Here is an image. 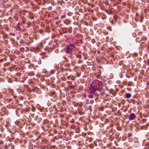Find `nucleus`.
Returning <instances> with one entry per match:
<instances>
[{
    "label": "nucleus",
    "instance_id": "nucleus-31",
    "mask_svg": "<svg viewBox=\"0 0 149 149\" xmlns=\"http://www.w3.org/2000/svg\"><path fill=\"white\" fill-rule=\"evenodd\" d=\"M2 95L0 93V99L2 98Z\"/></svg>",
    "mask_w": 149,
    "mask_h": 149
},
{
    "label": "nucleus",
    "instance_id": "nucleus-25",
    "mask_svg": "<svg viewBox=\"0 0 149 149\" xmlns=\"http://www.w3.org/2000/svg\"><path fill=\"white\" fill-rule=\"evenodd\" d=\"M16 74L18 77H19L21 75V74L19 72L17 73Z\"/></svg>",
    "mask_w": 149,
    "mask_h": 149
},
{
    "label": "nucleus",
    "instance_id": "nucleus-29",
    "mask_svg": "<svg viewBox=\"0 0 149 149\" xmlns=\"http://www.w3.org/2000/svg\"><path fill=\"white\" fill-rule=\"evenodd\" d=\"M20 24L19 23H18L17 25V27L19 28V26H20Z\"/></svg>",
    "mask_w": 149,
    "mask_h": 149
},
{
    "label": "nucleus",
    "instance_id": "nucleus-12",
    "mask_svg": "<svg viewBox=\"0 0 149 149\" xmlns=\"http://www.w3.org/2000/svg\"><path fill=\"white\" fill-rule=\"evenodd\" d=\"M146 125H147V126L146 125H144V126H142L141 129H144V130L146 129L147 128V126H148L147 124H146Z\"/></svg>",
    "mask_w": 149,
    "mask_h": 149
},
{
    "label": "nucleus",
    "instance_id": "nucleus-32",
    "mask_svg": "<svg viewBox=\"0 0 149 149\" xmlns=\"http://www.w3.org/2000/svg\"><path fill=\"white\" fill-rule=\"evenodd\" d=\"M25 23V21H24V20H23L22 21V23L23 24H24Z\"/></svg>",
    "mask_w": 149,
    "mask_h": 149
},
{
    "label": "nucleus",
    "instance_id": "nucleus-15",
    "mask_svg": "<svg viewBox=\"0 0 149 149\" xmlns=\"http://www.w3.org/2000/svg\"><path fill=\"white\" fill-rule=\"evenodd\" d=\"M76 56L77 58H81L82 57V56L81 55H79V54L76 55Z\"/></svg>",
    "mask_w": 149,
    "mask_h": 149
},
{
    "label": "nucleus",
    "instance_id": "nucleus-36",
    "mask_svg": "<svg viewBox=\"0 0 149 149\" xmlns=\"http://www.w3.org/2000/svg\"><path fill=\"white\" fill-rule=\"evenodd\" d=\"M113 55H112L111 56V57L112 58H113Z\"/></svg>",
    "mask_w": 149,
    "mask_h": 149
},
{
    "label": "nucleus",
    "instance_id": "nucleus-41",
    "mask_svg": "<svg viewBox=\"0 0 149 149\" xmlns=\"http://www.w3.org/2000/svg\"><path fill=\"white\" fill-rule=\"evenodd\" d=\"M67 74V72H66V74L65 75H66Z\"/></svg>",
    "mask_w": 149,
    "mask_h": 149
},
{
    "label": "nucleus",
    "instance_id": "nucleus-13",
    "mask_svg": "<svg viewBox=\"0 0 149 149\" xmlns=\"http://www.w3.org/2000/svg\"><path fill=\"white\" fill-rule=\"evenodd\" d=\"M28 67L30 69H32L34 68V65L33 64H31Z\"/></svg>",
    "mask_w": 149,
    "mask_h": 149
},
{
    "label": "nucleus",
    "instance_id": "nucleus-7",
    "mask_svg": "<svg viewBox=\"0 0 149 149\" xmlns=\"http://www.w3.org/2000/svg\"><path fill=\"white\" fill-rule=\"evenodd\" d=\"M71 21L70 20L66 19L64 21V22L66 24H70Z\"/></svg>",
    "mask_w": 149,
    "mask_h": 149
},
{
    "label": "nucleus",
    "instance_id": "nucleus-5",
    "mask_svg": "<svg viewBox=\"0 0 149 149\" xmlns=\"http://www.w3.org/2000/svg\"><path fill=\"white\" fill-rule=\"evenodd\" d=\"M28 18L31 19H33L34 18V16L33 14L31 12H29V13Z\"/></svg>",
    "mask_w": 149,
    "mask_h": 149
},
{
    "label": "nucleus",
    "instance_id": "nucleus-26",
    "mask_svg": "<svg viewBox=\"0 0 149 149\" xmlns=\"http://www.w3.org/2000/svg\"><path fill=\"white\" fill-rule=\"evenodd\" d=\"M132 84V83L131 82H129L128 83V86H130Z\"/></svg>",
    "mask_w": 149,
    "mask_h": 149
},
{
    "label": "nucleus",
    "instance_id": "nucleus-16",
    "mask_svg": "<svg viewBox=\"0 0 149 149\" xmlns=\"http://www.w3.org/2000/svg\"><path fill=\"white\" fill-rule=\"evenodd\" d=\"M92 19L94 21H96L97 20V18L94 17H92Z\"/></svg>",
    "mask_w": 149,
    "mask_h": 149
},
{
    "label": "nucleus",
    "instance_id": "nucleus-34",
    "mask_svg": "<svg viewBox=\"0 0 149 149\" xmlns=\"http://www.w3.org/2000/svg\"><path fill=\"white\" fill-rule=\"evenodd\" d=\"M47 128H49L50 127V126L49 125H47Z\"/></svg>",
    "mask_w": 149,
    "mask_h": 149
},
{
    "label": "nucleus",
    "instance_id": "nucleus-30",
    "mask_svg": "<svg viewBox=\"0 0 149 149\" xmlns=\"http://www.w3.org/2000/svg\"><path fill=\"white\" fill-rule=\"evenodd\" d=\"M113 18L115 19H117V17L116 16H114Z\"/></svg>",
    "mask_w": 149,
    "mask_h": 149
},
{
    "label": "nucleus",
    "instance_id": "nucleus-21",
    "mask_svg": "<svg viewBox=\"0 0 149 149\" xmlns=\"http://www.w3.org/2000/svg\"><path fill=\"white\" fill-rule=\"evenodd\" d=\"M74 86L73 85H70L69 86V87L70 88H74Z\"/></svg>",
    "mask_w": 149,
    "mask_h": 149
},
{
    "label": "nucleus",
    "instance_id": "nucleus-40",
    "mask_svg": "<svg viewBox=\"0 0 149 149\" xmlns=\"http://www.w3.org/2000/svg\"><path fill=\"white\" fill-rule=\"evenodd\" d=\"M70 28L72 29V28L71 27H70L69 29H70Z\"/></svg>",
    "mask_w": 149,
    "mask_h": 149
},
{
    "label": "nucleus",
    "instance_id": "nucleus-43",
    "mask_svg": "<svg viewBox=\"0 0 149 149\" xmlns=\"http://www.w3.org/2000/svg\"><path fill=\"white\" fill-rule=\"evenodd\" d=\"M99 44H100V43H99V44H97V45H99Z\"/></svg>",
    "mask_w": 149,
    "mask_h": 149
},
{
    "label": "nucleus",
    "instance_id": "nucleus-8",
    "mask_svg": "<svg viewBox=\"0 0 149 149\" xmlns=\"http://www.w3.org/2000/svg\"><path fill=\"white\" fill-rule=\"evenodd\" d=\"M99 84L98 83L96 82H95L94 84V86H93L94 87H95V88H96V89L97 90V89H98V87H99Z\"/></svg>",
    "mask_w": 149,
    "mask_h": 149
},
{
    "label": "nucleus",
    "instance_id": "nucleus-18",
    "mask_svg": "<svg viewBox=\"0 0 149 149\" xmlns=\"http://www.w3.org/2000/svg\"><path fill=\"white\" fill-rule=\"evenodd\" d=\"M146 120L145 119H143V120H142L141 122V123H144L145 122H146Z\"/></svg>",
    "mask_w": 149,
    "mask_h": 149
},
{
    "label": "nucleus",
    "instance_id": "nucleus-11",
    "mask_svg": "<svg viewBox=\"0 0 149 149\" xmlns=\"http://www.w3.org/2000/svg\"><path fill=\"white\" fill-rule=\"evenodd\" d=\"M42 72L43 73H45L46 75H47L48 74V72L45 69H44L43 70Z\"/></svg>",
    "mask_w": 149,
    "mask_h": 149
},
{
    "label": "nucleus",
    "instance_id": "nucleus-6",
    "mask_svg": "<svg viewBox=\"0 0 149 149\" xmlns=\"http://www.w3.org/2000/svg\"><path fill=\"white\" fill-rule=\"evenodd\" d=\"M68 46L71 48L72 50L76 48L75 45L74 44H70V45Z\"/></svg>",
    "mask_w": 149,
    "mask_h": 149
},
{
    "label": "nucleus",
    "instance_id": "nucleus-39",
    "mask_svg": "<svg viewBox=\"0 0 149 149\" xmlns=\"http://www.w3.org/2000/svg\"><path fill=\"white\" fill-rule=\"evenodd\" d=\"M32 111H34V110H33V109H32Z\"/></svg>",
    "mask_w": 149,
    "mask_h": 149
},
{
    "label": "nucleus",
    "instance_id": "nucleus-4",
    "mask_svg": "<svg viewBox=\"0 0 149 149\" xmlns=\"http://www.w3.org/2000/svg\"><path fill=\"white\" fill-rule=\"evenodd\" d=\"M136 116L134 113H131L129 116V119L130 120H132L136 118Z\"/></svg>",
    "mask_w": 149,
    "mask_h": 149
},
{
    "label": "nucleus",
    "instance_id": "nucleus-42",
    "mask_svg": "<svg viewBox=\"0 0 149 149\" xmlns=\"http://www.w3.org/2000/svg\"><path fill=\"white\" fill-rule=\"evenodd\" d=\"M99 44H100V43H99V44H97V45H99Z\"/></svg>",
    "mask_w": 149,
    "mask_h": 149
},
{
    "label": "nucleus",
    "instance_id": "nucleus-19",
    "mask_svg": "<svg viewBox=\"0 0 149 149\" xmlns=\"http://www.w3.org/2000/svg\"><path fill=\"white\" fill-rule=\"evenodd\" d=\"M92 94H89L88 95V97L89 98H93V95H91Z\"/></svg>",
    "mask_w": 149,
    "mask_h": 149
},
{
    "label": "nucleus",
    "instance_id": "nucleus-23",
    "mask_svg": "<svg viewBox=\"0 0 149 149\" xmlns=\"http://www.w3.org/2000/svg\"><path fill=\"white\" fill-rule=\"evenodd\" d=\"M72 82L71 81H68L67 82V84L69 85H71L72 84Z\"/></svg>",
    "mask_w": 149,
    "mask_h": 149
},
{
    "label": "nucleus",
    "instance_id": "nucleus-46",
    "mask_svg": "<svg viewBox=\"0 0 149 149\" xmlns=\"http://www.w3.org/2000/svg\"><path fill=\"white\" fill-rule=\"evenodd\" d=\"M80 61H81V60H80L79 61V62H80Z\"/></svg>",
    "mask_w": 149,
    "mask_h": 149
},
{
    "label": "nucleus",
    "instance_id": "nucleus-37",
    "mask_svg": "<svg viewBox=\"0 0 149 149\" xmlns=\"http://www.w3.org/2000/svg\"><path fill=\"white\" fill-rule=\"evenodd\" d=\"M2 142H3L2 141L0 142V144H1Z\"/></svg>",
    "mask_w": 149,
    "mask_h": 149
},
{
    "label": "nucleus",
    "instance_id": "nucleus-35",
    "mask_svg": "<svg viewBox=\"0 0 149 149\" xmlns=\"http://www.w3.org/2000/svg\"><path fill=\"white\" fill-rule=\"evenodd\" d=\"M38 4H39V5H40V2H38Z\"/></svg>",
    "mask_w": 149,
    "mask_h": 149
},
{
    "label": "nucleus",
    "instance_id": "nucleus-14",
    "mask_svg": "<svg viewBox=\"0 0 149 149\" xmlns=\"http://www.w3.org/2000/svg\"><path fill=\"white\" fill-rule=\"evenodd\" d=\"M13 17L15 21H17L18 19V17L16 16H13Z\"/></svg>",
    "mask_w": 149,
    "mask_h": 149
},
{
    "label": "nucleus",
    "instance_id": "nucleus-9",
    "mask_svg": "<svg viewBox=\"0 0 149 149\" xmlns=\"http://www.w3.org/2000/svg\"><path fill=\"white\" fill-rule=\"evenodd\" d=\"M125 97L127 98H129L131 97V95L130 93H125Z\"/></svg>",
    "mask_w": 149,
    "mask_h": 149
},
{
    "label": "nucleus",
    "instance_id": "nucleus-2",
    "mask_svg": "<svg viewBox=\"0 0 149 149\" xmlns=\"http://www.w3.org/2000/svg\"><path fill=\"white\" fill-rule=\"evenodd\" d=\"M96 88H95L93 86H90L89 88L90 91L89 92V94H92L94 93L96 90H97Z\"/></svg>",
    "mask_w": 149,
    "mask_h": 149
},
{
    "label": "nucleus",
    "instance_id": "nucleus-27",
    "mask_svg": "<svg viewBox=\"0 0 149 149\" xmlns=\"http://www.w3.org/2000/svg\"><path fill=\"white\" fill-rule=\"evenodd\" d=\"M91 42L93 43H94L95 42V40L94 39H92V40H91Z\"/></svg>",
    "mask_w": 149,
    "mask_h": 149
},
{
    "label": "nucleus",
    "instance_id": "nucleus-10",
    "mask_svg": "<svg viewBox=\"0 0 149 149\" xmlns=\"http://www.w3.org/2000/svg\"><path fill=\"white\" fill-rule=\"evenodd\" d=\"M27 74L29 76H33L35 75L33 71L30 72L28 73Z\"/></svg>",
    "mask_w": 149,
    "mask_h": 149
},
{
    "label": "nucleus",
    "instance_id": "nucleus-17",
    "mask_svg": "<svg viewBox=\"0 0 149 149\" xmlns=\"http://www.w3.org/2000/svg\"><path fill=\"white\" fill-rule=\"evenodd\" d=\"M55 92L54 91H52L51 92L50 95H55Z\"/></svg>",
    "mask_w": 149,
    "mask_h": 149
},
{
    "label": "nucleus",
    "instance_id": "nucleus-20",
    "mask_svg": "<svg viewBox=\"0 0 149 149\" xmlns=\"http://www.w3.org/2000/svg\"><path fill=\"white\" fill-rule=\"evenodd\" d=\"M62 72H64L65 71L67 72L68 71H70V69H67L65 70H62Z\"/></svg>",
    "mask_w": 149,
    "mask_h": 149
},
{
    "label": "nucleus",
    "instance_id": "nucleus-3",
    "mask_svg": "<svg viewBox=\"0 0 149 149\" xmlns=\"http://www.w3.org/2000/svg\"><path fill=\"white\" fill-rule=\"evenodd\" d=\"M94 94L96 97L99 96L100 95H102L103 94V93H101L100 90L98 89H97V90H96Z\"/></svg>",
    "mask_w": 149,
    "mask_h": 149
},
{
    "label": "nucleus",
    "instance_id": "nucleus-1",
    "mask_svg": "<svg viewBox=\"0 0 149 149\" xmlns=\"http://www.w3.org/2000/svg\"><path fill=\"white\" fill-rule=\"evenodd\" d=\"M65 49L66 50V53L70 54V57L71 58L72 56V54L73 52V50L71 49L70 47H68V46L65 47Z\"/></svg>",
    "mask_w": 149,
    "mask_h": 149
},
{
    "label": "nucleus",
    "instance_id": "nucleus-33",
    "mask_svg": "<svg viewBox=\"0 0 149 149\" xmlns=\"http://www.w3.org/2000/svg\"><path fill=\"white\" fill-rule=\"evenodd\" d=\"M123 84H125V85H126V82H123Z\"/></svg>",
    "mask_w": 149,
    "mask_h": 149
},
{
    "label": "nucleus",
    "instance_id": "nucleus-45",
    "mask_svg": "<svg viewBox=\"0 0 149 149\" xmlns=\"http://www.w3.org/2000/svg\"><path fill=\"white\" fill-rule=\"evenodd\" d=\"M80 61H81V60H80L79 61V62H80Z\"/></svg>",
    "mask_w": 149,
    "mask_h": 149
},
{
    "label": "nucleus",
    "instance_id": "nucleus-28",
    "mask_svg": "<svg viewBox=\"0 0 149 149\" xmlns=\"http://www.w3.org/2000/svg\"><path fill=\"white\" fill-rule=\"evenodd\" d=\"M47 57V56H42L41 57V58L42 59H44L45 58V57Z\"/></svg>",
    "mask_w": 149,
    "mask_h": 149
},
{
    "label": "nucleus",
    "instance_id": "nucleus-24",
    "mask_svg": "<svg viewBox=\"0 0 149 149\" xmlns=\"http://www.w3.org/2000/svg\"><path fill=\"white\" fill-rule=\"evenodd\" d=\"M46 54L44 52H42L40 54V55L41 56H45Z\"/></svg>",
    "mask_w": 149,
    "mask_h": 149
},
{
    "label": "nucleus",
    "instance_id": "nucleus-22",
    "mask_svg": "<svg viewBox=\"0 0 149 149\" xmlns=\"http://www.w3.org/2000/svg\"><path fill=\"white\" fill-rule=\"evenodd\" d=\"M43 29H40L39 31V32L40 33H42L43 32Z\"/></svg>",
    "mask_w": 149,
    "mask_h": 149
},
{
    "label": "nucleus",
    "instance_id": "nucleus-38",
    "mask_svg": "<svg viewBox=\"0 0 149 149\" xmlns=\"http://www.w3.org/2000/svg\"><path fill=\"white\" fill-rule=\"evenodd\" d=\"M29 25H28V26L26 27H29Z\"/></svg>",
    "mask_w": 149,
    "mask_h": 149
},
{
    "label": "nucleus",
    "instance_id": "nucleus-44",
    "mask_svg": "<svg viewBox=\"0 0 149 149\" xmlns=\"http://www.w3.org/2000/svg\"><path fill=\"white\" fill-rule=\"evenodd\" d=\"M99 44H100V43H99V44H97V45H99Z\"/></svg>",
    "mask_w": 149,
    "mask_h": 149
}]
</instances>
